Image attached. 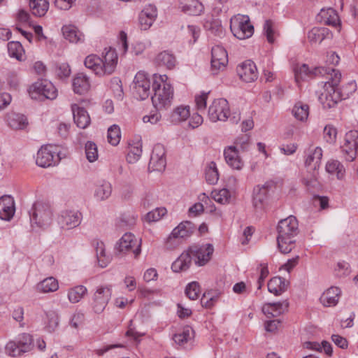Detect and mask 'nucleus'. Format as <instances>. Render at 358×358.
I'll use <instances>...</instances> for the list:
<instances>
[{
	"mask_svg": "<svg viewBox=\"0 0 358 358\" xmlns=\"http://www.w3.org/2000/svg\"><path fill=\"white\" fill-rule=\"evenodd\" d=\"M315 75L327 76V80L324 82L322 92L318 99L324 108H334L340 101L346 99L355 91L356 85L348 83L346 87L339 88L341 73L338 70L331 68L317 67L315 69Z\"/></svg>",
	"mask_w": 358,
	"mask_h": 358,
	"instance_id": "nucleus-1",
	"label": "nucleus"
},
{
	"mask_svg": "<svg viewBox=\"0 0 358 358\" xmlns=\"http://www.w3.org/2000/svg\"><path fill=\"white\" fill-rule=\"evenodd\" d=\"M102 57L96 55H88L84 64L86 68L90 69L99 76H104L112 74L117 64V54L115 49L109 48L105 49Z\"/></svg>",
	"mask_w": 358,
	"mask_h": 358,
	"instance_id": "nucleus-2",
	"label": "nucleus"
},
{
	"mask_svg": "<svg viewBox=\"0 0 358 358\" xmlns=\"http://www.w3.org/2000/svg\"><path fill=\"white\" fill-rule=\"evenodd\" d=\"M298 225V221L293 215L279 222L277 227V242L278 247L282 253L287 254L294 248L295 236L299 232Z\"/></svg>",
	"mask_w": 358,
	"mask_h": 358,
	"instance_id": "nucleus-3",
	"label": "nucleus"
},
{
	"mask_svg": "<svg viewBox=\"0 0 358 358\" xmlns=\"http://www.w3.org/2000/svg\"><path fill=\"white\" fill-rule=\"evenodd\" d=\"M166 75L154 76L152 91L154 94L151 99L154 106L158 110L166 109L171 104L173 96V88L166 83Z\"/></svg>",
	"mask_w": 358,
	"mask_h": 358,
	"instance_id": "nucleus-4",
	"label": "nucleus"
},
{
	"mask_svg": "<svg viewBox=\"0 0 358 358\" xmlns=\"http://www.w3.org/2000/svg\"><path fill=\"white\" fill-rule=\"evenodd\" d=\"M29 213L31 222L39 227L45 228L52 223L53 209L49 203L42 201H36Z\"/></svg>",
	"mask_w": 358,
	"mask_h": 358,
	"instance_id": "nucleus-5",
	"label": "nucleus"
},
{
	"mask_svg": "<svg viewBox=\"0 0 358 358\" xmlns=\"http://www.w3.org/2000/svg\"><path fill=\"white\" fill-rule=\"evenodd\" d=\"M230 29L234 36L240 40L251 37L254 27L250 24L248 15H238L231 19Z\"/></svg>",
	"mask_w": 358,
	"mask_h": 358,
	"instance_id": "nucleus-6",
	"label": "nucleus"
},
{
	"mask_svg": "<svg viewBox=\"0 0 358 358\" xmlns=\"http://www.w3.org/2000/svg\"><path fill=\"white\" fill-rule=\"evenodd\" d=\"M29 93L34 99L45 98L53 100L57 96V90L48 80H38L30 86Z\"/></svg>",
	"mask_w": 358,
	"mask_h": 358,
	"instance_id": "nucleus-7",
	"label": "nucleus"
},
{
	"mask_svg": "<svg viewBox=\"0 0 358 358\" xmlns=\"http://www.w3.org/2000/svg\"><path fill=\"white\" fill-rule=\"evenodd\" d=\"M112 295V286L106 285L99 287L94 294L92 299V308L95 313L100 314L106 308Z\"/></svg>",
	"mask_w": 358,
	"mask_h": 358,
	"instance_id": "nucleus-8",
	"label": "nucleus"
},
{
	"mask_svg": "<svg viewBox=\"0 0 358 358\" xmlns=\"http://www.w3.org/2000/svg\"><path fill=\"white\" fill-rule=\"evenodd\" d=\"M82 214L78 210H64L60 212L57 222L62 229L70 230L80 225Z\"/></svg>",
	"mask_w": 358,
	"mask_h": 358,
	"instance_id": "nucleus-9",
	"label": "nucleus"
},
{
	"mask_svg": "<svg viewBox=\"0 0 358 358\" xmlns=\"http://www.w3.org/2000/svg\"><path fill=\"white\" fill-rule=\"evenodd\" d=\"M341 150L346 161L352 162L358 152V131L351 130L346 133Z\"/></svg>",
	"mask_w": 358,
	"mask_h": 358,
	"instance_id": "nucleus-10",
	"label": "nucleus"
},
{
	"mask_svg": "<svg viewBox=\"0 0 358 358\" xmlns=\"http://www.w3.org/2000/svg\"><path fill=\"white\" fill-rule=\"evenodd\" d=\"M229 115V106L225 99H215L208 108V117L212 122L225 121Z\"/></svg>",
	"mask_w": 358,
	"mask_h": 358,
	"instance_id": "nucleus-11",
	"label": "nucleus"
},
{
	"mask_svg": "<svg viewBox=\"0 0 358 358\" xmlns=\"http://www.w3.org/2000/svg\"><path fill=\"white\" fill-rule=\"evenodd\" d=\"M166 165V150L162 144H156L152 151L148 169L150 171H163Z\"/></svg>",
	"mask_w": 358,
	"mask_h": 358,
	"instance_id": "nucleus-12",
	"label": "nucleus"
},
{
	"mask_svg": "<svg viewBox=\"0 0 358 358\" xmlns=\"http://www.w3.org/2000/svg\"><path fill=\"white\" fill-rule=\"evenodd\" d=\"M228 64V55L226 50L220 45H215L211 50V70L213 74L223 71Z\"/></svg>",
	"mask_w": 358,
	"mask_h": 358,
	"instance_id": "nucleus-13",
	"label": "nucleus"
},
{
	"mask_svg": "<svg viewBox=\"0 0 358 358\" xmlns=\"http://www.w3.org/2000/svg\"><path fill=\"white\" fill-rule=\"evenodd\" d=\"M134 89L141 100L150 95V80L148 75L143 71L138 72L134 79Z\"/></svg>",
	"mask_w": 358,
	"mask_h": 358,
	"instance_id": "nucleus-14",
	"label": "nucleus"
},
{
	"mask_svg": "<svg viewBox=\"0 0 358 358\" xmlns=\"http://www.w3.org/2000/svg\"><path fill=\"white\" fill-rule=\"evenodd\" d=\"M55 148L51 145L42 146L37 152L36 163L38 166L43 168L50 166L59 161V155L56 157Z\"/></svg>",
	"mask_w": 358,
	"mask_h": 358,
	"instance_id": "nucleus-15",
	"label": "nucleus"
},
{
	"mask_svg": "<svg viewBox=\"0 0 358 358\" xmlns=\"http://www.w3.org/2000/svg\"><path fill=\"white\" fill-rule=\"evenodd\" d=\"M191 255L195 257V263L199 266L206 264L211 258L214 248L212 244L194 245L189 249Z\"/></svg>",
	"mask_w": 358,
	"mask_h": 358,
	"instance_id": "nucleus-16",
	"label": "nucleus"
},
{
	"mask_svg": "<svg viewBox=\"0 0 358 358\" xmlns=\"http://www.w3.org/2000/svg\"><path fill=\"white\" fill-rule=\"evenodd\" d=\"M240 78L245 83H252L258 78V72L255 64L251 60H246L236 68Z\"/></svg>",
	"mask_w": 358,
	"mask_h": 358,
	"instance_id": "nucleus-17",
	"label": "nucleus"
},
{
	"mask_svg": "<svg viewBox=\"0 0 358 358\" xmlns=\"http://www.w3.org/2000/svg\"><path fill=\"white\" fill-rule=\"evenodd\" d=\"M157 17V8L153 4H148L141 11L138 17L139 24L143 30L148 29Z\"/></svg>",
	"mask_w": 358,
	"mask_h": 358,
	"instance_id": "nucleus-18",
	"label": "nucleus"
},
{
	"mask_svg": "<svg viewBox=\"0 0 358 358\" xmlns=\"http://www.w3.org/2000/svg\"><path fill=\"white\" fill-rule=\"evenodd\" d=\"M15 211V202L12 196L4 195L0 197V218L1 220H10Z\"/></svg>",
	"mask_w": 358,
	"mask_h": 358,
	"instance_id": "nucleus-19",
	"label": "nucleus"
},
{
	"mask_svg": "<svg viewBox=\"0 0 358 358\" xmlns=\"http://www.w3.org/2000/svg\"><path fill=\"white\" fill-rule=\"evenodd\" d=\"M271 183L266 182L264 185H258L254 187L252 202L256 208H262L268 199V192Z\"/></svg>",
	"mask_w": 358,
	"mask_h": 358,
	"instance_id": "nucleus-20",
	"label": "nucleus"
},
{
	"mask_svg": "<svg viewBox=\"0 0 358 358\" xmlns=\"http://www.w3.org/2000/svg\"><path fill=\"white\" fill-rule=\"evenodd\" d=\"M332 37V32L327 27H313L307 34L308 40L311 44H320Z\"/></svg>",
	"mask_w": 358,
	"mask_h": 358,
	"instance_id": "nucleus-21",
	"label": "nucleus"
},
{
	"mask_svg": "<svg viewBox=\"0 0 358 358\" xmlns=\"http://www.w3.org/2000/svg\"><path fill=\"white\" fill-rule=\"evenodd\" d=\"M224 155L227 164L234 169L241 170L244 163L238 155V150L235 146H229L224 149Z\"/></svg>",
	"mask_w": 358,
	"mask_h": 358,
	"instance_id": "nucleus-22",
	"label": "nucleus"
},
{
	"mask_svg": "<svg viewBox=\"0 0 358 358\" xmlns=\"http://www.w3.org/2000/svg\"><path fill=\"white\" fill-rule=\"evenodd\" d=\"M317 20L326 25L334 27L340 26V20L337 12L331 8H322L317 16Z\"/></svg>",
	"mask_w": 358,
	"mask_h": 358,
	"instance_id": "nucleus-23",
	"label": "nucleus"
},
{
	"mask_svg": "<svg viewBox=\"0 0 358 358\" xmlns=\"http://www.w3.org/2000/svg\"><path fill=\"white\" fill-rule=\"evenodd\" d=\"M71 109L74 122L78 127L85 129L90 123V117L87 110L77 104H73Z\"/></svg>",
	"mask_w": 358,
	"mask_h": 358,
	"instance_id": "nucleus-24",
	"label": "nucleus"
},
{
	"mask_svg": "<svg viewBox=\"0 0 358 358\" xmlns=\"http://www.w3.org/2000/svg\"><path fill=\"white\" fill-rule=\"evenodd\" d=\"M195 227L192 222L186 221L180 223L176 228L172 231L169 241L172 238H184L189 237L194 231Z\"/></svg>",
	"mask_w": 358,
	"mask_h": 358,
	"instance_id": "nucleus-25",
	"label": "nucleus"
},
{
	"mask_svg": "<svg viewBox=\"0 0 358 358\" xmlns=\"http://www.w3.org/2000/svg\"><path fill=\"white\" fill-rule=\"evenodd\" d=\"M287 301L277 303H268L263 306L262 312L267 317H275L281 315L288 308Z\"/></svg>",
	"mask_w": 358,
	"mask_h": 358,
	"instance_id": "nucleus-26",
	"label": "nucleus"
},
{
	"mask_svg": "<svg viewBox=\"0 0 358 358\" xmlns=\"http://www.w3.org/2000/svg\"><path fill=\"white\" fill-rule=\"evenodd\" d=\"M72 85L75 93L85 94L90 87L89 78L83 73H78L73 78Z\"/></svg>",
	"mask_w": 358,
	"mask_h": 358,
	"instance_id": "nucleus-27",
	"label": "nucleus"
},
{
	"mask_svg": "<svg viewBox=\"0 0 358 358\" xmlns=\"http://www.w3.org/2000/svg\"><path fill=\"white\" fill-rule=\"evenodd\" d=\"M289 282L285 278L276 276L271 278L267 285L269 292L274 294L275 296L280 295L287 289Z\"/></svg>",
	"mask_w": 358,
	"mask_h": 358,
	"instance_id": "nucleus-28",
	"label": "nucleus"
},
{
	"mask_svg": "<svg viewBox=\"0 0 358 358\" xmlns=\"http://www.w3.org/2000/svg\"><path fill=\"white\" fill-rule=\"evenodd\" d=\"M341 290L338 287H331L327 289L320 296V302L324 306H334L337 304Z\"/></svg>",
	"mask_w": 358,
	"mask_h": 358,
	"instance_id": "nucleus-29",
	"label": "nucleus"
},
{
	"mask_svg": "<svg viewBox=\"0 0 358 358\" xmlns=\"http://www.w3.org/2000/svg\"><path fill=\"white\" fill-rule=\"evenodd\" d=\"M192 264V255L189 250L183 252L172 264L171 268L175 273L187 271Z\"/></svg>",
	"mask_w": 358,
	"mask_h": 358,
	"instance_id": "nucleus-30",
	"label": "nucleus"
},
{
	"mask_svg": "<svg viewBox=\"0 0 358 358\" xmlns=\"http://www.w3.org/2000/svg\"><path fill=\"white\" fill-rule=\"evenodd\" d=\"M181 10L191 15H199L203 12L204 6L198 0H183L180 2Z\"/></svg>",
	"mask_w": 358,
	"mask_h": 358,
	"instance_id": "nucleus-31",
	"label": "nucleus"
},
{
	"mask_svg": "<svg viewBox=\"0 0 358 358\" xmlns=\"http://www.w3.org/2000/svg\"><path fill=\"white\" fill-rule=\"evenodd\" d=\"M138 244L137 239L131 233H125L115 245V250L120 253H124L132 249Z\"/></svg>",
	"mask_w": 358,
	"mask_h": 358,
	"instance_id": "nucleus-32",
	"label": "nucleus"
},
{
	"mask_svg": "<svg viewBox=\"0 0 358 358\" xmlns=\"http://www.w3.org/2000/svg\"><path fill=\"white\" fill-rule=\"evenodd\" d=\"M155 62L158 66L172 69L176 64V57L168 51H163L157 55Z\"/></svg>",
	"mask_w": 358,
	"mask_h": 358,
	"instance_id": "nucleus-33",
	"label": "nucleus"
},
{
	"mask_svg": "<svg viewBox=\"0 0 358 358\" xmlns=\"http://www.w3.org/2000/svg\"><path fill=\"white\" fill-rule=\"evenodd\" d=\"M62 30L64 37L71 43H76L83 40V34L74 25H64Z\"/></svg>",
	"mask_w": 358,
	"mask_h": 358,
	"instance_id": "nucleus-34",
	"label": "nucleus"
},
{
	"mask_svg": "<svg viewBox=\"0 0 358 358\" xmlns=\"http://www.w3.org/2000/svg\"><path fill=\"white\" fill-rule=\"evenodd\" d=\"M322 157V150L320 147H316L314 150H310L308 155L305 164L313 169L319 168Z\"/></svg>",
	"mask_w": 358,
	"mask_h": 358,
	"instance_id": "nucleus-35",
	"label": "nucleus"
},
{
	"mask_svg": "<svg viewBox=\"0 0 358 358\" xmlns=\"http://www.w3.org/2000/svg\"><path fill=\"white\" fill-rule=\"evenodd\" d=\"M29 6L34 15L42 17L48 10L49 2L48 0H29Z\"/></svg>",
	"mask_w": 358,
	"mask_h": 358,
	"instance_id": "nucleus-36",
	"label": "nucleus"
},
{
	"mask_svg": "<svg viewBox=\"0 0 358 358\" xmlns=\"http://www.w3.org/2000/svg\"><path fill=\"white\" fill-rule=\"evenodd\" d=\"M7 120L8 125L14 129H22L28 124L26 116L22 114H10Z\"/></svg>",
	"mask_w": 358,
	"mask_h": 358,
	"instance_id": "nucleus-37",
	"label": "nucleus"
},
{
	"mask_svg": "<svg viewBox=\"0 0 358 358\" xmlns=\"http://www.w3.org/2000/svg\"><path fill=\"white\" fill-rule=\"evenodd\" d=\"M16 341L22 354L31 351L34 348L33 338L29 334H20Z\"/></svg>",
	"mask_w": 358,
	"mask_h": 358,
	"instance_id": "nucleus-38",
	"label": "nucleus"
},
{
	"mask_svg": "<svg viewBox=\"0 0 358 358\" xmlns=\"http://www.w3.org/2000/svg\"><path fill=\"white\" fill-rule=\"evenodd\" d=\"M95 250L99 266L102 268L106 267L110 261V257L106 254L104 243L102 241H96Z\"/></svg>",
	"mask_w": 358,
	"mask_h": 358,
	"instance_id": "nucleus-39",
	"label": "nucleus"
},
{
	"mask_svg": "<svg viewBox=\"0 0 358 358\" xmlns=\"http://www.w3.org/2000/svg\"><path fill=\"white\" fill-rule=\"evenodd\" d=\"M8 52L10 57L15 58L18 61L24 60V50L20 42H9L8 43Z\"/></svg>",
	"mask_w": 358,
	"mask_h": 358,
	"instance_id": "nucleus-40",
	"label": "nucleus"
},
{
	"mask_svg": "<svg viewBox=\"0 0 358 358\" xmlns=\"http://www.w3.org/2000/svg\"><path fill=\"white\" fill-rule=\"evenodd\" d=\"M292 112L296 120L304 122L309 115V106L308 104L298 102L294 106Z\"/></svg>",
	"mask_w": 358,
	"mask_h": 358,
	"instance_id": "nucleus-41",
	"label": "nucleus"
},
{
	"mask_svg": "<svg viewBox=\"0 0 358 358\" xmlns=\"http://www.w3.org/2000/svg\"><path fill=\"white\" fill-rule=\"evenodd\" d=\"M326 170L329 173H335L338 180H342L345 176V169L338 160L328 162L326 165Z\"/></svg>",
	"mask_w": 358,
	"mask_h": 358,
	"instance_id": "nucleus-42",
	"label": "nucleus"
},
{
	"mask_svg": "<svg viewBox=\"0 0 358 358\" xmlns=\"http://www.w3.org/2000/svg\"><path fill=\"white\" fill-rule=\"evenodd\" d=\"M112 192V187L110 182L103 181L101 184L96 186L95 189L94 196L98 200H105L108 199Z\"/></svg>",
	"mask_w": 358,
	"mask_h": 358,
	"instance_id": "nucleus-43",
	"label": "nucleus"
},
{
	"mask_svg": "<svg viewBox=\"0 0 358 358\" xmlns=\"http://www.w3.org/2000/svg\"><path fill=\"white\" fill-rule=\"evenodd\" d=\"M37 287L41 292H52L58 289L59 284L55 278L49 277L41 281Z\"/></svg>",
	"mask_w": 358,
	"mask_h": 358,
	"instance_id": "nucleus-44",
	"label": "nucleus"
},
{
	"mask_svg": "<svg viewBox=\"0 0 358 358\" xmlns=\"http://www.w3.org/2000/svg\"><path fill=\"white\" fill-rule=\"evenodd\" d=\"M303 347L307 349L313 350L320 352L322 349L324 352L331 356L332 355V348L331 344L327 341H322L321 344L317 342L307 341L303 343Z\"/></svg>",
	"mask_w": 358,
	"mask_h": 358,
	"instance_id": "nucleus-45",
	"label": "nucleus"
},
{
	"mask_svg": "<svg viewBox=\"0 0 358 358\" xmlns=\"http://www.w3.org/2000/svg\"><path fill=\"white\" fill-rule=\"evenodd\" d=\"M193 329L190 327L186 326L182 329L181 332L176 334L173 336V340L179 345H182L193 337Z\"/></svg>",
	"mask_w": 358,
	"mask_h": 358,
	"instance_id": "nucleus-46",
	"label": "nucleus"
},
{
	"mask_svg": "<svg viewBox=\"0 0 358 358\" xmlns=\"http://www.w3.org/2000/svg\"><path fill=\"white\" fill-rule=\"evenodd\" d=\"M205 28L210 31L212 34L220 38L224 35V29L221 24V22L218 20H212L206 21L204 24Z\"/></svg>",
	"mask_w": 358,
	"mask_h": 358,
	"instance_id": "nucleus-47",
	"label": "nucleus"
},
{
	"mask_svg": "<svg viewBox=\"0 0 358 358\" xmlns=\"http://www.w3.org/2000/svg\"><path fill=\"white\" fill-rule=\"evenodd\" d=\"M87 289L85 286H76L69 291V300L73 303H78L87 294Z\"/></svg>",
	"mask_w": 358,
	"mask_h": 358,
	"instance_id": "nucleus-48",
	"label": "nucleus"
},
{
	"mask_svg": "<svg viewBox=\"0 0 358 358\" xmlns=\"http://www.w3.org/2000/svg\"><path fill=\"white\" fill-rule=\"evenodd\" d=\"M206 180L208 183L214 185L217 183L219 179V173L214 162H211L205 171Z\"/></svg>",
	"mask_w": 358,
	"mask_h": 358,
	"instance_id": "nucleus-49",
	"label": "nucleus"
},
{
	"mask_svg": "<svg viewBox=\"0 0 358 358\" xmlns=\"http://www.w3.org/2000/svg\"><path fill=\"white\" fill-rule=\"evenodd\" d=\"M107 138L112 145H117L120 143L121 131L118 125L113 124L108 128Z\"/></svg>",
	"mask_w": 358,
	"mask_h": 358,
	"instance_id": "nucleus-50",
	"label": "nucleus"
},
{
	"mask_svg": "<svg viewBox=\"0 0 358 358\" xmlns=\"http://www.w3.org/2000/svg\"><path fill=\"white\" fill-rule=\"evenodd\" d=\"M190 115L188 106H180L174 110L171 115L173 122H178L185 120Z\"/></svg>",
	"mask_w": 358,
	"mask_h": 358,
	"instance_id": "nucleus-51",
	"label": "nucleus"
},
{
	"mask_svg": "<svg viewBox=\"0 0 358 358\" xmlns=\"http://www.w3.org/2000/svg\"><path fill=\"white\" fill-rule=\"evenodd\" d=\"M212 194L214 200L222 204L228 203L231 199V194L229 191L225 188L219 191L213 192Z\"/></svg>",
	"mask_w": 358,
	"mask_h": 358,
	"instance_id": "nucleus-52",
	"label": "nucleus"
},
{
	"mask_svg": "<svg viewBox=\"0 0 358 358\" xmlns=\"http://www.w3.org/2000/svg\"><path fill=\"white\" fill-rule=\"evenodd\" d=\"M200 292V285L195 281L189 283L185 289V294L191 300H196L199 297Z\"/></svg>",
	"mask_w": 358,
	"mask_h": 358,
	"instance_id": "nucleus-53",
	"label": "nucleus"
},
{
	"mask_svg": "<svg viewBox=\"0 0 358 358\" xmlns=\"http://www.w3.org/2000/svg\"><path fill=\"white\" fill-rule=\"evenodd\" d=\"M86 157L90 162H94L98 159V150L96 144L92 141H87L85 144Z\"/></svg>",
	"mask_w": 358,
	"mask_h": 358,
	"instance_id": "nucleus-54",
	"label": "nucleus"
},
{
	"mask_svg": "<svg viewBox=\"0 0 358 358\" xmlns=\"http://www.w3.org/2000/svg\"><path fill=\"white\" fill-rule=\"evenodd\" d=\"M166 212L165 208H157L146 214L145 220L149 222H157L165 215Z\"/></svg>",
	"mask_w": 358,
	"mask_h": 358,
	"instance_id": "nucleus-55",
	"label": "nucleus"
},
{
	"mask_svg": "<svg viewBox=\"0 0 358 358\" xmlns=\"http://www.w3.org/2000/svg\"><path fill=\"white\" fill-rule=\"evenodd\" d=\"M315 69L313 72H310L309 70V68L308 65L306 64H302L300 66H297L294 69V75H295V79L297 83H299L300 80H302L305 78L306 76H308L309 74L313 73L315 76H316L314 73Z\"/></svg>",
	"mask_w": 358,
	"mask_h": 358,
	"instance_id": "nucleus-56",
	"label": "nucleus"
},
{
	"mask_svg": "<svg viewBox=\"0 0 358 358\" xmlns=\"http://www.w3.org/2000/svg\"><path fill=\"white\" fill-rule=\"evenodd\" d=\"M264 31L268 42L273 43L275 41L274 36L275 35V31L273 28V23L271 20H267L265 21L264 24Z\"/></svg>",
	"mask_w": 358,
	"mask_h": 358,
	"instance_id": "nucleus-57",
	"label": "nucleus"
},
{
	"mask_svg": "<svg viewBox=\"0 0 358 358\" xmlns=\"http://www.w3.org/2000/svg\"><path fill=\"white\" fill-rule=\"evenodd\" d=\"M142 155V149L139 146L131 147L127 155V161L129 164L136 163Z\"/></svg>",
	"mask_w": 358,
	"mask_h": 358,
	"instance_id": "nucleus-58",
	"label": "nucleus"
},
{
	"mask_svg": "<svg viewBox=\"0 0 358 358\" xmlns=\"http://www.w3.org/2000/svg\"><path fill=\"white\" fill-rule=\"evenodd\" d=\"M5 350L11 357H17L22 355L17 341H9L6 345Z\"/></svg>",
	"mask_w": 358,
	"mask_h": 358,
	"instance_id": "nucleus-59",
	"label": "nucleus"
},
{
	"mask_svg": "<svg viewBox=\"0 0 358 358\" xmlns=\"http://www.w3.org/2000/svg\"><path fill=\"white\" fill-rule=\"evenodd\" d=\"M337 134L336 129L327 125L324 129V138L329 143H333L336 141Z\"/></svg>",
	"mask_w": 358,
	"mask_h": 358,
	"instance_id": "nucleus-60",
	"label": "nucleus"
},
{
	"mask_svg": "<svg viewBox=\"0 0 358 358\" xmlns=\"http://www.w3.org/2000/svg\"><path fill=\"white\" fill-rule=\"evenodd\" d=\"M250 136L248 134H242L235 141V147L239 148L242 151H246L250 144Z\"/></svg>",
	"mask_w": 358,
	"mask_h": 358,
	"instance_id": "nucleus-61",
	"label": "nucleus"
},
{
	"mask_svg": "<svg viewBox=\"0 0 358 358\" xmlns=\"http://www.w3.org/2000/svg\"><path fill=\"white\" fill-rule=\"evenodd\" d=\"M48 322L46 329L49 332H53L58 327L59 322V316L55 313H51L48 315Z\"/></svg>",
	"mask_w": 358,
	"mask_h": 358,
	"instance_id": "nucleus-62",
	"label": "nucleus"
},
{
	"mask_svg": "<svg viewBox=\"0 0 358 358\" xmlns=\"http://www.w3.org/2000/svg\"><path fill=\"white\" fill-rule=\"evenodd\" d=\"M56 73L60 78H68L71 74V69L67 63H62L57 65Z\"/></svg>",
	"mask_w": 358,
	"mask_h": 358,
	"instance_id": "nucleus-63",
	"label": "nucleus"
},
{
	"mask_svg": "<svg viewBox=\"0 0 358 358\" xmlns=\"http://www.w3.org/2000/svg\"><path fill=\"white\" fill-rule=\"evenodd\" d=\"M83 321L84 315L81 313H76L72 316L69 324L71 327L77 329L83 323Z\"/></svg>",
	"mask_w": 358,
	"mask_h": 358,
	"instance_id": "nucleus-64",
	"label": "nucleus"
}]
</instances>
